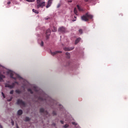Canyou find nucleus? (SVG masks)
<instances>
[{
	"instance_id": "nucleus-13",
	"label": "nucleus",
	"mask_w": 128,
	"mask_h": 128,
	"mask_svg": "<svg viewBox=\"0 0 128 128\" xmlns=\"http://www.w3.org/2000/svg\"><path fill=\"white\" fill-rule=\"evenodd\" d=\"M18 116H22V110H20L18 112Z\"/></svg>"
},
{
	"instance_id": "nucleus-41",
	"label": "nucleus",
	"mask_w": 128,
	"mask_h": 128,
	"mask_svg": "<svg viewBox=\"0 0 128 128\" xmlns=\"http://www.w3.org/2000/svg\"><path fill=\"white\" fill-rule=\"evenodd\" d=\"M8 4H10V2H8Z\"/></svg>"
},
{
	"instance_id": "nucleus-44",
	"label": "nucleus",
	"mask_w": 128,
	"mask_h": 128,
	"mask_svg": "<svg viewBox=\"0 0 128 128\" xmlns=\"http://www.w3.org/2000/svg\"><path fill=\"white\" fill-rule=\"evenodd\" d=\"M73 22H76V20H73Z\"/></svg>"
},
{
	"instance_id": "nucleus-40",
	"label": "nucleus",
	"mask_w": 128,
	"mask_h": 128,
	"mask_svg": "<svg viewBox=\"0 0 128 128\" xmlns=\"http://www.w3.org/2000/svg\"><path fill=\"white\" fill-rule=\"evenodd\" d=\"M59 106H60V107L61 108H62V105L60 104Z\"/></svg>"
},
{
	"instance_id": "nucleus-14",
	"label": "nucleus",
	"mask_w": 128,
	"mask_h": 128,
	"mask_svg": "<svg viewBox=\"0 0 128 128\" xmlns=\"http://www.w3.org/2000/svg\"><path fill=\"white\" fill-rule=\"evenodd\" d=\"M80 38H78L75 41V44H78L80 42Z\"/></svg>"
},
{
	"instance_id": "nucleus-34",
	"label": "nucleus",
	"mask_w": 128,
	"mask_h": 128,
	"mask_svg": "<svg viewBox=\"0 0 128 128\" xmlns=\"http://www.w3.org/2000/svg\"><path fill=\"white\" fill-rule=\"evenodd\" d=\"M60 6H61L60 4H58L57 6V8H60Z\"/></svg>"
},
{
	"instance_id": "nucleus-20",
	"label": "nucleus",
	"mask_w": 128,
	"mask_h": 128,
	"mask_svg": "<svg viewBox=\"0 0 128 128\" xmlns=\"http://www.w3.org/2000/svg\"><path fill=\"white\" fill-rule=\"evenodd\" d=\"M25 120L26 122H30V118L28 117H26Z\"/></svg>"
},
{
	"instance_id": "nucleus-17",
	"label": "nucleus",
	"mask_w": 128,
	"mask_h": 128,
	"mask_svg": "<svg viewBox=\"0 0 128 128\" xmlns=\"http://www.w3.org/2000/svg\"><path fill=\"white\" fill-rule=\"evenodd\" d=\"M77 8L80 12H82V9L80 6L77 5Z\"/></svg>"
},
{
	"instance_id": "nucleus-27",
	"label": "nucleus",
	"mask_w": 128,
	"mask_h": 128,
	"mask_svg": "<svg viewBox=\"0 0 128 128\" xmlns=\"http://www.w3.org/2000/svg\"><path fill=\"white\" fill-rule=\"evenodd\" d=\"M78 32H79V33L80 34H82V30L80 29Z\"/></svg>"
},
{
	"instance_id": "nucleus-33",
	"label": "nucleus",
	"mask_w": 128,
	"mask_h": 128,
	"mask_svg": "<svg viewBox=\"0 0 128 128\" xmlns=\"http://www.w3.org/2000/svg\"><path fill=\"white\" fill-rule=\"evenodd\" d=\"M10 94H14V90H12L10 92Z\"/></svg>"
},
{
	"instance_id": "nucleus-16",
	"label": "nucleus",
	"mask_w": 128,
	"mask_h": 128,
	"mask_svg": "<svg viewBox=\"0 0 128 128\" xmlns=\"http://www.w3.org/2000/svg\"><path fill=\"white\" fill-rule=\"evenodd\" d=\"M66 54L67 58H70V54L68 52H66Z\"/></svg>"
},
{
	"instance_id": "nucleus-1",
	"label": "nucleus",
	"mask_w": 128,
	"mask_h": 128,
	"mask_svg": "<svg viewBox=\"0 0 128 128\" xmlns=\"http://www.w3.org/2000/svg\"><path fill=\"white\" fill-rule=\"evenodd\" d=\"M93 16L90 14H88V12L86 13L85 15H84L81 17V20H84V22H88V20H92Z\"/></svg>"
},
{
	"instance_id": "nucleus-7",
	"label": "nucleus",
	"mask_w": 128,
	"mask_h": 128,
	"mask_svg": "<svg viewBox=\"0 0 128 128\" xmlns=\"http://www.w3.org/2000/svg\"><path fill=\"white\" fill-rule=\"evenodd\" d=\"M40 112H42L43 114H44L46 116H48V111H45L44 108H40Z\"/></svg>"
},
{
	"instance_id": "nucleus-25",
	"label": "nucleus",
	"mask_w": 128,
	"mask_h": 128,
	"mask_svg": "<svg viewBox=\"0 0 128 128\" xmlns=\"http://www.w3.org/2000/svg\"><path fill=\"white\" fill-rule=\"evenodd\" d=\"M26 2H34V0H26Z\"/></svg>"
},
{
	"instance_id": "nucleus-21",
	"label": "nucleus",
	"mask_w": 128,
	"mask_h": 128,
	"mask_svg": "<svg viewBox=\"0 0 128 128\" xmlns=\"http://www.w3.org/2000/svg\"><path fill=\"white\" fill-rule=\"evenodd\" d=\"M20 92H22V91H20L18 90H16V94H20Z\"/></svg>"
},
{
	"instance_id": "nucleus-12",
	"label": "nucleus",
	"mask_w": 128,
	"mask_h": 128,
	"mask_svg": "<svg viewBox=\"0 0 128 128\" xmlns=\"http://www.w3.org/2000/svg\"><path fill=\"white\" fill-rule=\"evenodd\" d=\"M6 78V76H4V74H2L0 73V82H2V80H4V78Z\"/></svg>"
},
{
	"instance_id": "nucleus-35",
	"label": "nucleus",
	"mask_w": 128,
	"mask_h": 128,
	"mask_svg": "<svg viewBox=\"0 0 128 128\" xmlns=\"http://www.w3.org/2000/svg\"><path fill=\"white\" fill-rule=\"evenodd\" d=\"M84 0V2H90V0Z\"/></svg>"
},
{
	"instance_id": "nucleus-29",
	"label": "nucleus",
	"mask_w": 128,
	"mask_h": 128,
	"mask_svg": "<svg viewBox=\"0 0 128 128\" xmlns=\"http://www.w3.org/2000/svg\"><path fill=\"white\" fill-rule=\"evenodd\" d=\"M52 114L53 116H56V111H53Z\"/></svg>"
},
{
	"instance_id": "nucleus-15",
	"label": "nucleus",
	"mask_w": 128,
	"mask_h": 128,
	"mask_svg": "<svg viewBox=\"0 0 128 128\" xmlns=\"http://www.w3.org/2000/svg\"><path fill=\"white\" fill-rule=\"evenodd\" d=\"M5 88H12V86H11L10 84H5Z\"/></svg>"
},
{
	"instance_id": "nucleus-43",
	"label": "nucleus",
	"mask_w": 128,
	"mask_h": 128,
	"mask_svg": "<svg viewBox=\"0 0 128 128\" xmlns=\"http://www.w3.org/2000/svg\"><path fill=\"white\" fill-rule=\"evenodd\" d=\"M74 18H76V16H74Z\"/></svg>"
},
{
	"instance_id": "nucleus-30",
	"label": "nucleus",
	"mask_w": 128,
	"mask_h": 128,
	"mask_svg": "<svg viewBox=\"0 0 128 128\" xmlns=\"http://www.w3.org/2000/svg\"><path fill=\"white\" fill-rule=\"evenodd\" d=\"M41 46H44V41L41 42V44H40Z\"/></svg>"
},
{
	"instance_id": "nucleus-9",
	"label": "nucleus",
	"mask_w": 128,
	"mask_h": 128,
	"mask_svg": "<svg viewBox=\"0 0 128 128\" xmlns=\"http://www.w3.org/2000/svg\"><path fill=\"white\" fill-rule=\"evenodd\" d=\"M74 47H72V48L65 47V48H64V50L66 52H70V50H74Z\"/></svg>"
},
{
	"instance_id": "nucleus-28",
	"label": "nucleus",
	"mask_w": 128,
	"mask_h": 128,
	"mask_svg": "<svg viewBox=\"0 0 128 128\" xmlns=\"http://www.w3.org/2000/svg\"><path fill=\"white\" fill-rule=\"evenodd\" d=\"M2 94L4 98H6V95H4V92H2Z\"/></svg>"
},
{
	"instance_id": "nucleus-39",
	"label": "nucleus",
	"mask_w": 128,
	"mask_h": 128,
	"mask_svg": "<svg viewBox=\"0 0 128 128\" xmlns=\"http://www.w3.org/2000/svg\"><path fill=\"white\" fill-rule=\"evenodd\" d=\"M60 122L62 124H64V121L63 120H60Z\"/></svg>"
},
{
	"instance_id": "nucleus-32",
	"label": "nucleus",
	"mask_w": 128,
	"mask_h": 128,
	"mask_svg": "<svg viewBox=\"0 0 128 128\" xmlns=\"http://www.w3.org/2000/svg\"><path fill=\"white\" fill-rule=\"evenodd\" d=\"M64 128H68V124H66V125H64Z\"/></svg>"
},
{
	"instance_id": "nucleus-4",
	"label": "nucleus",
	"mask_w": 128,
	"mask_h": 128,
	"mask_svg": "<svg viewBox=\"0 0 128 128\" xmlns=\"http://www.w3.org/2000/svg\"><path fill=\"white\" fill-rule=\"evenodd\" d=\"M38 100H50V98L48 96V95L44 94V96L42 97V96H39L38 98Z\"/></svg>"
},
{
	"instance_id": "nucleus-18",
	"label": "nucleus",
	"mask_w": 128,
	"mask_h": 128,
	"mask_svg": "<svg viewBox=\"0 0 128 128\" xmlns=\"http://www.w3.org/2000/svg\"><path fill=\"white\" fill-rule=\"evenodd\" d=\"M74 14H76V16H78V10H76V8H74Z\"/></svg>"
},
{
	"instance_id": "nucleus-38",
	"label": "nucleus",
	"mask_w": 128,
	"mask_h": 128,
	"mask_svg": "<svg viewBox=\"0 0 128 128\" xmlns=\"http://www.w3.org/2000/svg\"><path fill=\"white\" fill-rule=\"evenodd\" d=\"M14 83H15V84H18V82H14Z\"/></svg>"
},
{
	"instance_id": "nucleus-6",
	"label": "nucleus",
	"mask_w": 128,
	"mask_h": 128,
	"mask_svg": "<svg viewBox=\"0 0 128 128\" xmlns=\"http://www.w3.org/2000/svg\"><path fill=\"white\" fill-rule=\"evenodd\" d=\"M58 32L60 34H64L66 32V28L64 26L60 27L58 30Z\"/></svg>"
},
{
	"instance_id": "nucleus-3",
	"label": "nucleus",
	"mask_w": 128,
	"mask_h": 128,
	"mask_svg": "<svg viewBox=\"0 0 128 128\" xmlns=\"http://www.w3.org/2000/svg\"><path fill=\"white\" fill-rule=\"evenodd\" d=\"M8 74H10V78H13V80H16V78H19V80H22V77L18 74H16L12 72H8Z\"/></svg>"
},
{
	"instance_id": "nucleus-42",
	"label": "nucleus",
	"mask_w": 128,
	"mask_h": 128,
	"mask_svg": "<svg viewBox=\"0 0 128 128\" xmlns=\"http://www.w3.org/2000/svg\"><path fill=\"white\" fill-rule=\"evenodd\" d=\"M72 2V0L68 1V2Z\"/></svg>"
},
{
	"instance_id": "nucleus-11",
	"label": "nucleus",
	"mask_w": 128,
	"mask_h": 128,
	"mask_svg": "<svg viewBox=\"0 0 128 128\" xmlns=\"http://www.w3.org/2000/svg\"><path fill=\"white\" fill-rule=\"evenodd\" d=\"M50 54L52 56H56V54H62V51H56L54 52H50Z\"/></svg>"
},
{
	"instance_id": "nucleus-5",
	"label": "nucleus",
	"mask_w": 128,
	"mask_h": 128,
	"mask_svg": "<svg viewBox=\"0 0 128 128\" xmlns=\"http://www.w3.org/2000/svg\"><path fill=\"white\" fill-rule=\"evenodd\" d=\"M17 104L22 106H24V108L26 107V102L20 99H18L17 100Z\"/></svg>"
},
{
	"instance_id": "nucleus-22",
	"label": "nucleus",
	"mask_w": 128,
	"mask_h": 128,
	"mask_svg": "<svg viewBox=\"0 0 128 128\" xmlns=\"http://www.w3.org/2000/svg\"><path fill=\"white\" fill-rule=\"evenodd\" d=\"M52 32H56V28L53 27V28H52Z\"/></svg>"
},
{
	"instance_id": "nucleus-24",
	"label": "nucleus",
	"mask_w": 128,
	"mask_h": 128,
	"mask_svg": "<svg viewBox=\"0 0 128 128\" xmlns=\"http://www.w3.org/2000/svg\"><path fill=\"white\" fill-rule=\"evenodd\" d=\"M32 12H35V14H38V10H36L34 9H32Z\"/></svg>"
},
{
	"instance_id": "nucleus-10",
	"label": "nucleus",
	"mask_w": 128,
	"mask_h": 128,
	"mask_svg": "<svg viewBox=\"0 0 128 128\" xmlns=\"http://www.w3.org/2000/svg\"><path fill=\"white\" fill-rule=\"evenodd\" d=\"M52 0H48V4L46 6V8H48L50 6H52Z\"/></svg>"
},
{
	"instance_id": "nucleus-2",
	"label": "nucleus",
	"mask_w": 128,
	"mask_h": 128,
	"mask_svg": "<svg viewBox=\"0 0 128 128\" xmlns=\"http://www.w3.org/2000/svg\"><path fill=\"white\" fill-rule=\"evenodd\" d=\"M37 4V8H44V6H46V2L44 0H37L36 1Z\"/></svg>"
},
{
	"instance_id": "nucleus-31",
	"label": "nucleus",
	"mask_w": 128,
	"mask_h": 128,
	"mask_svg": "<svg viewBox=\"0 0 128 128\" xmlns=\"http://www.w3.org/2000/svg\"><path fill=\"white\" fill-rule=\"evenodd\" d=\"M12 98H11L10 99L7 100V102H12Z\"/></svg>"
},
{
	"instance_id": "nucleus-26",
	"label": "nucleus",
	"mask_w": 128,
	"mask_h": 128,
	"mask_svg": "<svg viewBox=\"0 0 128 128\" xmlns=\"http://www.w3.org/2000/svg\"><path fill=\"white\" fill-rule=\"evenodd\" d=\"M34 90H35V92H38V88H37L36 86H34Z\"/></svg>"
},
{
	"instance_id": "nucleus-37",
	"label": "nucleus",
	"mask_w": 128,
	"mask_h": 128,
	"mask_svg": "<svg viewBox=\"0 0 128 128\" xmlns=\"http://www.w3.org/2000/svg\"><path fill=\"white\" fill-rule=\"evenodd\" d=\"M12 124L14 126V121H12Z\"/></svg>"
},
{
	"instance_id": "nucleus-19",
	"label": "nucleus",
	"mask_w": 128,
	"mask_h": 128,
	"mask_svg": "<svg viewBox=\"0 0 128 128\" xmlns=\"http://www.w3.org/2000/svg\"><path fill=\"white\" fill-rule=\"evenodd\" d=\"M28 92H30V94H34V92H32V89L30 88H28Z\"/></svg>"
},
{
	"instance_id": "nucleus-23",
	"label": "nucleus",
	"mask_w": 128,
	"mask_h": 128,
	"mask_svg": "<svg viewBox=\"0 0 128 128\" xmlns=\"http://www.w3.org/2000/svg\"><path fill=\"white\" fill-rule=\"evenodd\" d=\"M11 86H12V88H14V86H16V84L14 83V82L12 83Z\"/></svg>"
},
{
	"instance_id": "nucleus-8",
	"label": "nucleus",
	"mask_w": 128,
	"mask_h": 128,
	"mask_svg": "<svg viewBox=\"0 0 128 128\" xmlns=\"http://www.w3.org/2000/svg\"><path fill=\"white\" fill-rule=\"evenodd\" d=\"M51 31L50 29H48L46 30V38L48 39V36H50Z\"/></svg>"
},
{
	"instance_id": "nucleus-36",
	"label": "nucleus",
	"mask_w": 128,
	"mask_h": 128,
	"mask_svg": "<svg viewBox=\"0 0 128 128\" xmlns=\"http://www.w3.org/2000/svg\"><path fill=\"white\" fill-rule=\"evenodd\" d=\"M72 124H74V126H76V123L75 122H72Z\"/></svg>"
}]
</instances>
